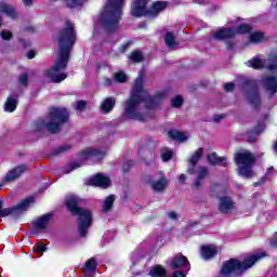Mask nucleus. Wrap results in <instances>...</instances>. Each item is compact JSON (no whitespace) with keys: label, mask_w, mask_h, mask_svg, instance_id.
I'll use <instances>...</instances> for the list:
<instances>
[{"label":"nucleus","mask_w":277,"mask_h":277,"mask_svg":"<svg viewBox=\"0 0 277 277\" xmlns=\"http://www.w3.org/2000/svg\"><path fill=\"white\" fill-rule=\"evenodd\" d=\"M0 189H1V185H0Z\"/></svg>","instance_id":"bf43d9fd"},{"label":"nucleus","mask_w":277,"mask_h":277,"mask_svg":"<svg viewBox=\"0 0 277 277\" xmlns=\"http://www.w3.org/2000/svg\"><path fill=\"white\" fill-rule=\"evenodd\" d=\"M67 8H81L82 3H85V0H63Z\"/></svg>","instance_id":"72a5a7b5"},{"label":"nucleus","mask_w":277,"mask_h":277,"mask_svg":"<svg viewBox=\"0 0 277 277\" xmlns=\"http://www.w3.org/2000/svg\"><path fill=\"white\" fill-rule=\"evenodd\" d=\"M2 40H11L12 32L10 30H2L0 34Z\"/></svg>","instance_id":"a19ab883"},{"label":"nucleus","mask_w":277,"mask_h":277,"mask_svg":"<svg viewBox=\"0 0 277 277\" xmlns=\"http://www.w3.org/2000/svg\"><path fill=\"white\" fill-rule=\"evenodd\" d=\"M214 122H220V120H224V115H215L213 117Z\"/></svg>","instance_id":"09e8293b"},{"label":"nucleus","mask_w":277,"mask_h":277,"mask_svg":"<svg viewBox=\"0 0 277 277\" xmlns=\"http://www.w3.org/2000/svg\"><path fill=\"white\" fill-rule=\"evenodd\" d=\"M129 60H131V62L138 63L144 60V55H142L141 51L136 50L130 54Z\"/></svg>","instance_id":"f704fd0d"},{"label":"nucleus","mask_w":277,"mask_h":277,"mask_svg":"<svg viewBox=\"0 0 277 277\" xmlns=\"http://www.w3.org/2000/svg\"><path fill=\"white\" fill-rule=\"evenodd\" d=\"M68 120V110L66 108H51L45 119H39L34 123L35 131L47 129L50 133H57L61 124Z\"/></svg>","instance_id":"7ed1b4c3"},{"label":"nucleus","mask_w":277,"mask_h":277,"mask_svg":"<svg viewBox=\"0 0 277 277\" xmlns=\"http://www.w3.org/2000/svg\"><path fill=\"white\" fill-rule=\"evenodd\" d=\"M168 215L170 220H179V214H176V212H169Z\"/></svg>","instance_id":"de8ad7c7"},{"label":"nucleus","mask_w":277,"mask_h":277,"mask_svg":"<svg viewBox=\"0 0 277 277\" xmlns=\"http://www.w3.org/2000/svg\"><path fill=\"white\" fill-rule=\"evenodd\" d=\"M27 79H28L27 74H23V75L19 77V83H21L22 85H27Z\"/></svg>","instance_id":"a18cd8bd"},{"label":"nucleus","mask_w":277,"mask_h":277,"mask_svg":"<svg viewBox=\"0 0 277 277\" xmlns=\"http://www.w3.org/2000/svg\"><path fill=\"white\" fill-rule=\"evenodd\" d=\"M77 168H81V163L72 162V163L68 164V167L65 169V173L70 174V172H72V170H77Z\"/></svg>","instance_id":"e433bc0d"},{"label":"nucleus","mask_w":277,"mask_h":277,"mask_svg":"<svg viewBox=\"0 0 277 277\" xmlns=\"http://www.w3.org/2000/svg\"><path fill=\"white\" fill-rule=\"evenodd\" d=\"M96 259L91 258L89 259L83 267L84 276L85 277H94V272H96Z\"/></svg>","instance_id":"412c9836"},{"label":"nucleus","mask_w":277,"mask_h":277,"mask_svg":"<svg viewBox=\"0 0 277 277\" xmlns=\"http://www.w3.org/2000/svg\"><path fill=\"white\" fill-rule=\"evenodd\" d=\"M224 90L225 92H233V90H235V83L233 82H228L224 85Z\"/></svg>","instance_id":"c03bdc74"},{"label":"nucleus","mask_w":277,"mask_h":277,"mask_svg":"<svg viewBox=\"0 0 277 277\" xmlns=\"http://www.w3.org/2000/svg\"><path fill=\"white\" fill-rule=\"evenodd\" d=\"M127 79H128L127 74L122 71L115 74V80L118 81L119 83H124Z\"/></svg>","instance_id":"c9c22d12"},{"label":"nucleus","mask_w":277,"mask_h":277,"mask_svg":"<svg viewBox=\"0 0 277 277\" xmlns=\"http://www.w3.org/2000/svg\"><path fill=\"white\" fill-rule=\"evenodd\" d=\"M208 161L211 166H228V158L217 157L215 153L208 155Z\"/></svg>","instance_id":"4be33fe9"},{"label":"nucleus","mask_w":277,"mask_h":277,"mask_svg":"<svg viewBox=\"0 0 277 277\" xmlns=\"http://www.w3.org/2000/svg\"><path fill=\"white\" fill-rule=\"evenodd\" d=\"M235 163L238 168V174L245 179H252L254 176V171H252V166H254V155L248 150H240L235 154Z\"/></svg>","instance_id":"0eeeda50"},{"label":"nucleus","mask_w":277,"mask_h":277,"mask_svg":"<svg viewBox=\"0 0 277 277\" xmlns=\"http://www.w3.org/2000/svg\"><path fill=\"white\" fill-rule=\"evenodd\" d=\"M35 252H37L38 254L47 252V245H38L35 249Z\"/></svg>","instance_id":"79ce46f5"},{"label":"nucleus","mask_w":277,"mask_h":277,"mask_svg":"<svg viewBox=\"0 0 277 277\" xmlns=\"http://www.w3.org/2000/svg\"><path fill=\"white\" fill-rule=\"evenodd\" d=\"M144 69H141L138 77L134 81L130 98L123 103L122 117L126 120H137L144 122L148 118V109H155L157 103L163 101L164 91L156 93V96H149L144 90Z\"/></svg>","instance_id":"f257e3e1"},{"label":"nucleus","mask_w":277,"mask_h":277,"mask_svg":"<svg viewBox=\"0 0 277 277\" xmlns=\"http://www.w3.org/2000/svg\"><path fill=\"white\" fill-rule=\"evenodd\" d=\"M87 185H92L93 187H101L102 189H107L111 185V180L109 176L97 173L87 181Z\"/></svg>","instance_id":"9b49d317"},{"label":"nucleus","mask_w":277,"mask_h":277,"mask_svg":"<svg viewBox=\"0 0 277 277\" xmlns=\"http://www.w3.org/2000/svg\"><path fill=\"white\" fill-rule=\"evenodd\" d=\"M249 40L250 42H253V44H256L265 40V35L261 31H254L250 34Z\"/></svg>","instance_id":"c85d7f7f"},{"label":"nucleus","mask_w":277,"mask_h":277,"mask_svg":"<svg viewBox=\"0 0 277 277\" xmlns=\"http://www.w3.org/2000/svg\"><path fill=\"white\" fill-rule=\"evenodd\" d=\"M108 235H111V233H106L105 235H104V239H107V236Z\"/></svg>","instance_id":"4d7b16f0"},{"label":"nucleus","mask_w":277,"mask_h":277,"mask_svg":"<svg viewBox=\"0 0 277 277\" xmlns=\"http://www.w3.org/2000/svg\"><path fill=\"white\" fill-rule=\"evenodd\" d=\"M122 3H124V0L107 1L100 17L101 23L107 31H114L118 27V23H120L122 16Z\"/></svg>","instance_id":"39448f33"},{"label":"nucleus","mask_w":277,"mask_h":277,"mask_svg":"<svg viewBox=\"0 0 277 277\" xmlns=\"http://www.w3.org/2000/svg\"><path fill=\"white\" fill-rule=\"evenodd\" d=\"M220 249L215 245H205L200 247V256L203 261H211L214 256H217Z\"/></svg>","instance_id":"4468645a"},{"label":"nucleus","mask_w":277,"mask_h":277,"mask_svg":"<svg viewBox=\"0 0 277 277\" xmlns=\"http://www.w3.org/2000/svg\"><path fill=\"white\" fill-rule=\"evenodd\" d=\"M203 149L198 148L189 158V167L187 169L188 174L195 173L196 163L200 161V157H202Z\"/></svg>","instance_id":"a211bd4d"},{"label":"nucleus","mask_w":277,"mask_h":277,"mask_svg":"<svg viewBox=\"0 0 277 277\" xmlns=\"http://www.w3.org/2000/svg\"><path fill=\"white\" fill-rule=\"evenodd\" d=\"M249 68H255L256 70L261 68H268V70H277V58L273 61V64L269 65V61L263 60L261 56H254L247 62Z\"/></svg>","instance_id":"9d476101"},{"label":"nucleus","mask_w":277,"mask_h":277,"mask_svg":"<svg viewBox=\"0 0 277 277\" xmlns=\"http://www.w3.org/2000/svg\"><path fill=\"white\" fill-rule=\"evenodd\" d=\"M164 42L168 49H174L176 47V39L172 32H167L164 37Z\"/></svg>","instance_id":"c756f323"},{"label":"nucleus","mask_w":277,"mask_h":277,"mask_svg":"<svg viewBox=\"0 0 277 277\" xmlns=\"http://www.w3.org/2000/svg\"><path fill=\"white\" fill-rule=\"evenodd\" d=\"M79 202H81V199L71 195L66 199V207L72 215H78V230L81 237H85L88 228L92 226V211L77 207Z\"/></svg>","instance_id":"20e7f679"},{"label":"nucleus","mask_w":277,"mask_h":277,"mask_svg":"<svg viewBox=\"0 0 277 277\" xmlns=\"http://www.w3.org/2000/svg\"><path fill=\"white\" fill-rule=\"evenodd\" d=\"M271 170H273L272 168L267 169V174H269Z\"/></svg>","instance_id":"13d9d810"},{"label":"nucleus","mask_w":277,"mask_h":277,"mask_svg":"<svg viewBox=\"0 0 277 277\" xmlns=\"http://www.w3.org/2000/svg\"><path fill=\"white\" fill-rule=\"evenodd\" d=\"M105 155H107L106 150L89 147L81 151L80 159H92L93 161H101Z\"/></svg>","instance_id":"f8f14e48"},{"label":"nucleus","mask_w":277,"mask_h":277,"mask_svg":"<svg viewBox=\"0 0 277 277\" xmlns=\"http://www.w3.org/2000/svg\"><path fill=\"white\" fill-rule=\"evenodd\" d=\"M18 100H16V97L14 96H9L4 104V111H9L10 114H12V111L16 110Z\"/></svg>","instance_id":"393cba45"},{"label":"nucleus","mask_w":277,"mask_h":277,"mask_svg":"<svg viewBox=\"0 0 277 277\" xmlns=\"http://www.w3.org/2000/svg\"><path fill=\"white\" fill-rule=\"evenodd\" d=\"M26 171H27V167H25L24 164H21L15 169L10 170L4 176V183H12V181H16V179H18V176H21V174H23V172H26Z\"/></svg>","instance_id":"f3484780"},{"label":"nucleus","mask_w":277,"mask_h":277,"mask_svg":"<svg viewBox=\"0 0 277 277\" xmlns=\"http://www.w3.org/2000/svg\"><path fill=\"white\" fill-rule=\"evenodd\" d=\"M271 248H277V232L273 235L271 241H269Z\"/></svg>","instance_id":"37998d69"},{"label":"nucleus","mask_w":277,"mask_h":277,"mask_svg":"<svg viewBox=\"0 0 277 277\" xmlns=\"http://www.w3.org/2000/svg\"><path fill=\"white\" fill-rule=\"evenodd\" d=\"M263 131H265V126H263V124L256 126L254 128L253 132L249 133V141L254 142L256 140V136L260 133H263Z\"/></svg>","instance_id":"7c9ffc66"},{"label":"nucleus","mask_w":277,"mask_h":277,"mask_svg":"<svg viewBox=\"0 0 277 277\" xmlns=\"http://www.w3.org/2000/svg\"><path fill=\"white\" fill-rule=\"evenodd\" d=\"M24 5H31L34 0H23Z\"/></svg>","instance_id":"864d4df0"},{"label":"nucleus","mask_w":277,"mask_h":277,"mask_svg":"<svg viewBox=\"0 0 277 277\" xmlns=\"http://www.w3.org/2000/svg\"><path fill=\"white\" fill-rule=\"evenodd\" d=\"M76 111H84L85 110V102L84 101H79L75 105Z\"/></svg>","instance_id":"ea45409f"},{"label":"nucleus","mask_w":277,"mask_h":277,"mask_svg":"<svg viewBox=\"0 0 277 277\" xmlns=\"http://www.w3.org/2000/svg\"><path fill=\"white\" fill-rule=\"evenodd\" d=\"M51 214H44L42 216H40L39 219H37L34 222V226L36 228V230H44V228H47L51 222Z\"/></svg>","instance_id":"6ab92c4d"},{"label":"nucleus","mask_w":277,"mask_h":277,"mask_svg":"<svg viewBox=\"0 0 277 277\" xmlns=\"http://www.w3.org/2000/svg\"><path fill=\"white\" fill-rule=\"evenodd\" d=\"M168 135L171 140H175V142H187V140H189V135L187 133L179 130H170Z\"/></svg>","instance_id":"5701e85b"},{"label":"nucleus","mask_w":277,"mask_h":277,"mask_svg":"<svg viewBox=\"0 0 277 277\" xmlns=\"http://www.w3.org/2000/svg\"><path fill=\"white\" fill-rule=\"evenodd\" d=\"M169 265H170V267H172V269H179L181 267H184V269L186 272H189V269H192V266L189 265V261L182 253L176 254L175 256H173L170 260Z\"/></svg>","instance_id":"ddd939ff"},{"label":"nucleus","mask_w":277,"mask_h":277,"mask_svg":"<svg viewBox=\"0 0 277 277\" xmlns=\"http://www.w3.org/2000/svg\"><path fill=\"white\" fill-rule=\"evenodd\" d=\"M179 181L180 183H185V181H187V176L185 174H181Z\"/></svg>","instance_id":"3c124183"},{"label":"nucleus","mask_w":277,"mask_h":277,"mask_svg":"<svg viewBox=\"0 0 277 277\" xmlns=\"http://www.w3.org/2000/svg\"><path fill=\"white\" fill-rule=\"evenodd\" d=\"M237 207L229 197H221L219 203V211L221 213H233Z\"/></svg>","instance_id":"dca6fc26"},{"label":"nucleus","mask_w":277,"mask_h":277,"mask_svg":"<svg viewBox=\"0 0 277 277\" xmlns=\"http://www.w3.org/2000/svg\"><path fill=\"white\" fill-rule=\"evenodd\" d=\"M77 35L75 34V26L70 22L65 23V28L58 37L60 51L56 56L54 66L45 71V77L53 83H61L68 75H66V66L70 57V50L75 45Z\"/></svg>","instance_id":"f03ea898"},{"label":"nucleus","mask_w":277,"mask_h":277,"mask_svg":"<svg viewBox=\"0 0 277 277\" xmlns=\"http://www.w3.org/2000/svg\"><path fill=\"white\" fill-rule=\"evenodd\" d=\"M273 150H274V153H276V155H277V141L274 143V145H273Z\"/></svg>","instance_id":"6e6d98bb"},{"label":"nucleus","mask_w":277,"mask_h":277,"mask_svg":"<svg viewBox=\"0 0 277 277\" xmlns=\"http://www.w3.org/2000/svg\"><path fill=\"white\" fill-rule=\"evenodd\" d=\"M111 83H114V80H111L109 78L105 79V82H104L105 85H111Z\"/></svg>","instance_id":"603ef678"},{"label":"nucleus","mask_w":277,"mask_h":277,"mask_svg":"<svg viewBox=\"0 0 277 277\" xmlns=\"http://www.w3.org/2000/svg\"><path fill=\"white\" fill-rule=\"evenodd\" d=\"M149 185L154 192L161 193V192H166L169 185V182L166 175H163V173H159L158 177L149 181Z\"/></svg>","instance_id":"2eb2a0df"},{"label":"nucleus","mask_w":277,"mask_h":277,"mask_svg":"<svg viewBox=\"0 0 277 277\" xmlns=\"http://www.w3.org/2000/svg\"><path fill=\"white\" fill-rule=\"evenodd\" d=\"M160 157H161L162 161H170V159H172V157H174V151H172L171 149H168V148H162L160 150Z\"/></svg>","instance_id":"473e14b6"},{"label":"nucleus","mask_w":277,"mask_h":277,"mask_svg":"<svg viewBox=\"0 0 277 277\" xmlns=\"http://www.w3.org/2000/svg\"><path fill=\"white\" fill-rule=\"evenodd\" d=\"M168 8V2L158 1L154 2L151 8L146 11V0H134L131 6V14L136 18L146 16L147 18H155Z\"/></svg>","instance_id":"423d86ee"},{"label":"nucleus","mask_w":277,"mask_h":277,"mask_svg":"<svg viewBox=\"0 0 277 277\" xmlns=\"http://www.w3.org/2000/svg\"><path fill=\"white\" fill-rule=\"evenodd\" d=\"M114 202H116V197L114 195H109L105 198L103 202V211L107 213V211H111V207H114Z\"/></svg>","instance_id":"cd10ccee"},{"label":"nucleus","mask_w":277,"mask_h":277,"mask_svg":"<svg viewBox=\"0 0 277 277\" xmlns=\"http://www.w3.org/2000/svg\"><path fill=\"white\" fill-rule=\"evenodd\" d=\"M133 44L132 41H126L120 48H119V53H127L129 51V47Z\"/></svg>","instance_id":"4c0bfd02"},{"label":"nucleus","mask_w":277,"mask_h":277,"mask_svg":"<svg viewBox=\"0 0 277 277\" xmlns=\"http://www.w3.org/2000/svg\"><path fill=\"white\" fill-rule=\"evenodd\" d=\"M195 3H199V5H202V3H207V0H195Z\"/></svg>","instance_id":"5fc2aeb1"},{"label":"nucleus","mask_w":277,"mask_h":277,"mask_svg":"<svg viewBox=\"0 0 277 277\" xmlns=\"http://www.w3.org/2000/svg\"><path fill=\"white\" fill-rule=\"evenodd\" d=\"M101 111L102 114H109L116 107V98L114 97H106L101 103Z\"/></svg>","instance_id":"aec40b11"},{"label":"nucleus","mask_w":277,"mask_h":277,"mask_svg":"<svg viewBox=\"0 0 277 277\" xmlns=\"http://www.w3.org/2000/svg\"><path fill=\"white\" fill-rule=\"evenodd\" d=\"M149 276L151 277H168V273L166 272V268L161 265L153 266L149 271Z\"/></svg>","instance_id":"a878e982"},{"label":"nucleus","mask_w":277,"mask_h":277,"mask_svg":"<svg viewBox=\"0 0 277 277\" xmlns=\"http://www.w3.org/2000/svg\"><path fill=\"white\" fill-rule=\"evenodd\" d=\"M252 30V27L248 24L241 23V19H237L234 24V28H220L214 32L216 40H228L235 38L237 34H248Z\"/></svg>","instance_id":"6e6552de"},{"label":"nucleus","mask_w":277,"mask_h":277,"mask_svg":"<svg viewBox=\"0 0 277 277\" xmlns=\"http://www.w3.org/2000/svg\"><path fill=\"white\" fill-rule=\"evenodd\" d=\"M172 105L173 107H181L183 105V97H181L180 95L175 96L172 100Z\"/></svg>","instance_id":"58836bf2"},{"label":"nucleus","mask_w":277,"mask_h":277,"mask_svg":"<svg viewBox=\"0 0 277 277\" xmlns=\"http://www.w3.org/2000/svg\"><path fill=\"white\" fill-rule=\"evenodd\" d=\"M248 101L250 105H253V107H259L261 104V97L259 96V93H249Z\"/></svg>","instance_id":"2f4dec72"},{"label":"nucleus","mask_w":277,"mask_h":277,"mask_svg":"<svg viewBox=\"0 0 277 277\" xmlns=\"http://www.w3.org/2000/svg\"><path fill=\"white\" fill-rule=\"evenodd\" d=\"M31 205H34V198L32 197H28L24 200H22L16 207L14 208H5L2 209L3 207V200L0 199V217H21V215L24 214L25 211H27V209L29 207H31Z\"/></svg>","instance_id":"1a4fd4ad"},{"label":"nucleus","mask_w":277,"mask_h":277,"mask_svg":"<svg viewBox=\"0 0 277 277\" xmlns=\"http://www.w3.org/2000/svg\"><path fill=\"white\" fill-rule=\"evenodd\" d=\"M264 84L271 94H276L277 92V80L274 77H267L264 79Z\"/></svg>","instance_id":"b1692460"},{"label":"nucleus","mask_w":277,"mask_h":277,"mask_svg":"<svg viewBox=\"0 0 277 277\" xmlns=\"http://www.w3.org/2000/svg\"><path fill=\"white\" fill-rule=\"evenodd\" d=\"M27 57L28 60H34V57H36V53L34 51H30L27 53Z\"/></svg>","instance_id":"8fccbe9b"},{"label":"nucleus","mask_w":277,"mask_h":277,"mask_svg":"<svg viewBox=\"0 0 277 277\" xmlns=\"http://www.w3.org/2000/svg\"><path fill=\"white\" fill-rule=\"evenodd\" d=\"M185 276H187V274L183 273L181 271H177V272L173 273V275H172V277H185Z\"/></svg>","instance_id":"49530a36"},{"label":"nucleus","mask_w":277,"mask_h":277,"mask_svg":"<svg viewBox=\"0 0 277 277\" xmlns=\"http://www.w3.org/2000/svg\"><path fill=\"white\" fill-rule=\"evenodd\" d=\"M198 177L195 181V187H199L200 186V181H205V179L207 176H209V170L207 169V167H200L197 171Z\"/></svg>","instance_id":"bb28decb"}]
</instances>
